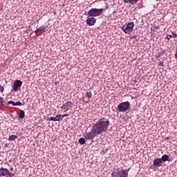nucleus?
<instances>
[{
	"mask_svg": "<svg viewBox=\"0 0 177 177\" xmlns=\"http://www.w3.org/2000/svg\"><path fill=\"white\" fill-rule=\"evenodd\" d=\"M3 105V97H0V106Z\"/></svg>",
	"mask_w": 177,
	"mask_h": 177,
	"instance_id": "5701e85b",
	"label": "nucleus"
},
{
	"mask_svg": "<svg viewBox=\"0 0 177 177\" xmlns=\"http://www.w3.org/2000/svg\"><path fill=\"white\" fill-rule=\"evenodd\" d=\"M129 169H122L120 171H117L115 173H112L111 176L112 177H128V172H129Z\"/></svg>",
	"mask_w": 177,
	"mask_h": 177,
	"instance_id": "39448f33",
	"label": "nucleus"
},
{
	"mask_svg": "<svg viewBox=\"0 0 177 177\" xmlns=\"http://www.w3.org/2000/svg\"><path fill=\"white\" fill-rule=\"evenodd\" d=\"M10 171H13V167H11V168H10Z\"/></svg>",
	"mask_w": 177,
	"mask_h": 177,
	"instance_id": "473e14b6",
	"label": "nucleus"
},
{
	"mask_svg": "<svg viewBox=\"0 0 177 177\" xmlns=\"http://www.w3.org/2000/svg\"><path fill=\"white\" fill-rule=\"evenodd\" d=\"M24 117H26V113H24V111L20 110L19 118H20L21 120H23Z\"/></svg>",
	"mask_w": 177,
	"mask_h": 177,
	"instance_id": "4468645a",
	"label": "nucleus"
},
{
	"mask_svg": "<svg viewBox=\"0 0 177 177\" xmlns=\"http://www.w3.org/2000/svg\"><path fill=\"white\" fill-rule=\"evenodd\" d=\"M64 117H68V114L61 115V118H62V120H63Z\"/></svg>",
	"mask_w": 177,
	"mask_h": 177,
	"instance_id": "c85d7f7f",
	"label": "nucleus"
},
{
	"mask_svg": "<svg viewBox=\"0 0 177 177\" xmlns=\"http://www.w3.org/2000/svg\"><path fill=\"white\" fill-rule=\"evenodd\" d=\"M139 0H129V3H131V5H135V3H136Z\"/></svg>",
	"mask_w": 177,
	"mask_h": 177,
	"instance_id": "aec40b11",
	"label": "nucleus"
},
{
	"mask_svg": "<svg viewBox=\"0 0 177 177\" xmlns=\"http://www.w3.org/2000/svg\"><path fill=\"white\" fill-rule=\"evenodd\" d=\"M46 28H48V26L45 25V26L39 27L37 29H38V30L39 32V31H42L43 30H46Z\"/></svg>",
	"mask_w": 177,
	"mask_h": 177,
	"instance_id": "a211bd4d",
	"label": "nucleus"
},
{
	"mask_svg": "<svg viewBox=\"0 0 177 177\" xmlns=\"http://www.w3.org/2000/svg\"><path fill=\"white\" fill-rule=\"evenodd\" d=\"M79 143H80V145H85V138H80L79 139Z\"/></svg>",
	"mask_w": 177,
	"mask_h": 177,
	"instance_id": "f3484780",
	"label": "nucleus"
},
{
	"mask_svg": "<svg viewBox=\"0 0 177 177\" xmlns=\"http://www.w3.org/2000/svg\"><path fill=\"white\" fill-rule=\"evenodd\" d=\"M175 58H176V60H177V49H176V50Z\"/></svg>",
	"mask_w": 177,
	"mask_h": 177,
	"instance_id": "7c9ffc66",
	"label": "nucleus"
},
{
	"mask_svg": "<svg viewBox=\"0 0 177 177\" xmlns=\"http://www.w3.org/2000/svg\"><path fill=\"white\" fill-rule=\"evenodd\" d=\"M86 97H88V98L92 97V92H91V91H87V92L86 93Z\"/></svg>",
	"mask_w": 177,
	"mask_h": 177,
	"instance_id": "6ab92c4d",
	"label": "nucleus"
},
{
	"mask_svg": "<svg viewBox=\"0 0 177 177\" xmlns=\"http://www.w3.org/2000/svg\"><path fill=\"white\" fill-rule=\"evenodd\" d=\"M16 139H17V136H16V135H11L8 138V140H10V142L16 140Z\"/></svg>",
	"mask_w": 177,
	"mask_h": 177,
	"instance_id": "2eb2a0df",
	"label": "nucleus"
},
{
	"mask_svg": "<svg viewBox=\"0 0 177 177\" xmlns=\"http://www.w3.org/2000/svg\"><path fill=\"white\" fill-rule=\"evenodd\" d=\"M95 134L93 133L89 132V133H86L84 138L85 139H86V140H91V139H93V138H95Z\"/></svg>",
	"mask_w": 177,
	"mask_h": 177,
	"instance_id": "9b49d317",
	"label": "nucleus"
},
{
	"mask_svg": "<svg viewBox=\"0 0 177 177\" xmlns=\"http://www.w3.org/2000/svg\"><path fill=\"white\" fill-rule=\"evenodd\" d=\"M169 158V156H168V155L165 154L162 156V158H160L162 160V161H163L164 162H165L166 161H168Z\"/></svg>",
	"mask_w": 177,
	"mask_h": 177,
	"instance_id": "dca6fc26",
	"label": "nucleus"
},
{
	"mask_svg": "<svg viewBox=\"0 0 177 177\" xmlns=\"http://www.w3.org/2000/svg\"><path fill=\"white\" fill-rule=\"evenodd\" d=\"M104 9L103 8H91L87 12L84 13L86 16L89 17H98L103 13Z\"/></svg>",
	"mask_w": 177,
	"mask_h": 177,
	"instance_id": "f03ea898",
	"label": "nucleus"
},
{
	"mask_svg": "<svg viewBox=\"0 0 177 177\" xmlns=\"http://www.w3.org/2000/svg\"><path fill=\"white\" fill-rule=\"evenodd\" d=\"M37 32H39V30L38 29H37L35 31V34H37Z\"/></svg>",
	"mask_w": 177,
	"mask_h": 177,
	"instance_id": "2f4dec72",
	"label": "nucleus"
},
{
	"mask_svg": "<svg viewBox=\"0 0 177 177\" xmlns=\"http://www.w3.org/2000/svg\"><path fill=\"white\" fill-rule=\"evenodd\" d=\"M63 119L62 118V115H57L56 117H50L49 118V121H62Z\"/></svg>",
	"mask_w": 177,
	"mask_h": 177,
	"instance_id": "f8f14e48",
	"label": "nucleus"
},
{
	"mask_svg": "<svg viewBox=\"0 0 177 177\" xmlns=\"http://www.w3.org/2000/svg\"><path fill=\"white\" fill-rule=\"evenodd\" d=\"M1 176L13 177L15 176V174L10 173V171L7 168L1 167L0 168V177Z\"/></svg>",
	"mask_w": 177,
	"mask_h": 177,
	"instance_id": "423d86ee",
	"label": "nucleus"
},
{
	"mask_svg": "<svg viewBox=\"0 0 177 177\" xmlns=\"http://www.w3.org/2000/svg\"><path fill=\"white\" fill-rule=\"evenodd\" d=\"M74 106V102L68 101L66 103L63 104L62 109H63L64 113L66 111H68L69 110H71L73 107Z\"/></svg>",
	"mask_w": 177,
	"mask_h": 177,
	"instance_id": "6e6552de",
	"label": "nucleus"
},
{
	"mask_svg": "<svg viewBox=\"0 0 177 177\" xmlns=\"http://www.w3.org/2000/svg\"><path fill=\"white\" fill-rule=\"evenodd\" d=\"M123 2H124V3H129V0H123Z\"/></svg>",
	"mask_w": 177,
	"mask_h": 177,
	"instance_id": "c756f323",
	"label": "nucleus"
},
{
	"mask_svg": "<svg viewBox=\"0 0 177 177\" xmlns=\"http://www.w3.org/2000/svg\"><path fill=\"white\" fill-rule=\"evenodd\" d=\"M15 103L14 101H8L7 102V106H9V104H12V106H15Z\"/></svg>",
	"mask_w": 177,
	"mask_h": 177,
	"instance_id": "412c9836",
	"label": "nucleus"
},
{
	"mask_svg": "<svg viewBox=\"0 0 177 177\" xmlns=\"http://www.w3.org/2000/svg\"><path fill=\"white\" fill-rule=\"evenodd\" d=\"M162 165V160L161 158H156L153 161V165H151V169H157V168H160Z\"/></svg>",
	"mask_w": 177,
	"mask_h": 177,
	"instance_id": "0eeeda50",
	"label": "nucleus"
},
{
	"mask_svg": "<svg viewBox=\"0 0 177 177\" xmlns=\"http://www.w3.org/2000/svg\"><path fill=\"white\" fill-rule=\"evenodd\" d=\"M135 26V24L133 22H130L128 24H124L122 28V32L125 34H131L133 31V27Z\"/></svg>",
	"mask_w": 177,
	"mask_h": 177,
	"instance_id": "20e7f679",
	"label": "nucleus"
},
{
	"mask_svg": "<svg viewBox=\"0 0 177 177\" xmlns=\"http://www.w3.org/2000/svg\"><path fill=\"white\" fill-rule=\"evenodd\" d=\"M158 28H160V26H154V27H153V31H154V32H157V30H158Z\"/></svg>",
	"mask_w": 177,
	"mask_h": 177,
	"instance_id": "393cba45",
	"label": "nucleus"
},
{
	"mask_svg": "<svg viewBox=\"0 0 177 177\" xmlns=\"http://www.w3.org/2000/svg\"><path fill=\"white\" fill-rule=\"evenodd\" d=\"M155 1H160V0H155Z\"/></svg>",
	"mask_w": 177,
	"mask_h": 177,
	"instance_id": "72a5a7b5",
	"label": "nucleus"
},
{
	"mask_svg": "<svg viewBox=\"0 0 177 177\" xmlns=\"http://www.w3.org/2000/svg\"><path fill=\"white\" fill-rule=\"evenodd\" d=\"M86 24H88V26H95V24H96V19L93 17L88 18L86 19Z\"/></svg>",
	"mask_w": 177,
	"mask_h": 177,
	"instance_id": "9d476101",
	"label": "nucleus"
},
{
	"mask_svg": "<svg viewBox=\"0 0 177 177\" xmlns=\"http://www.w3.org/2000/svg\"><path fill=\"white\" fill-rule=\"evenodd\" d=\"M109 125L110 120L106 118H102L93 125L91 132L94 135H100V133L106 132L109 129Z\"/></svg>",
	"mask_w": 177,
	"mask_h": 177,
	"instance_id": "f257e3e1",
	"label": "nucleus"
},
{
	"mask_svg": "<svg viewBox=\"0 0 177 177\" xmlns=\"http://www.w3.org/2000/svg\"><path fill=\"white\" fill-rule=\"evenodd\" d=\"M130 106L131 104L128 101L121 102L118 105L117 110L119 113H125L129 109Z\"/></svg>",
	"mask_w": 177,
	"mask_h": 177,
	"instance_id": "7ed1b4c3",
	"label": "nucleus"
},
{
	"mask_svg": "<svg viewBox=\"0 0 177 177\" xmlns=\"http://www.w3.org/2000/svg\"><path fill=\"white\" fill-rule=\"evenodd\" d=\"M158 67H164V62H160L158 64Z\"/></svg>",
	"mask_w": 177,
	"mask_h": 177,
	"instance_id": "cd10ccee",
	"label": "nucleus"
},
{
	"mask_svg": "<svg viewBox=\"0 0 177 177\" xmlns=\"http://www.w3.org/2000/svg\"><path fill=\"white\" fill-rule=\"evenodd\" d=\"M165 55V50H162V51L158 53L156 55V59H159V57H161L164 56Z\"/></svg>",
	"mask_w": 177,
	"mask_h": 177,
	"instance_id": "ddd939ff",
	"label": "nucleus"
},
{
	"mask_svg": "<svg viewBox=\"0 0 177 177\" xmlns=\"http://www.w3.org/2000/svg\"><path fill=\"white\" fill-rule=\"evenodd\" d=\"M177 37V34L175 32H171V38H176Z\"/></svg>",
	"mask_w": 177,
	"mask_h": 177,
	"instance_id": "4be33fe9",
	"label": "nucleus"
},
{
	"mask_svg": "<svg viewBox=\"0 0 177 177\" xmlns=\"http://www.w3.org/2000/svg\"><path fill=\"white\" fill-rule=\"evenodd\" d=\"M3 91H5V88H3V86H0V92H1V93H3Z\"/></svg>",
	"mask_w": 177,
	"mask_h": 177,
	"instance_id": "bb28decb",
	"label": "nucleus"
},
{
	"mask_svg": "<svg viewBox=\"0 0 177 177\" xmlns=\"http://www.w3.org/2000/svg\"><path fill=\"white\" fill-rule=\"evenodd\" d=\"M0 149H1V146H0Z\"/></svg>",
	"mask_w": 177,
	"mask_h": 177,
	"instance_id": "f704fd0d",
	"label": "nucleus"
},
{
	"mask_svg": "<svg viewBox=\"0 0 177 177\" xmlns=\"http://www.w3.org/2000/svg\"><path fill=\"white\" fill-rule=\"evenodd\" d=\"M171 38H172V35H168L166 37V39H167V41H169L171 39Z\"/></svg>",
	"mask_w": 177,
	"mask_h": 177,
	"instance_id": "a878e982",
	"label": "nucleus"
},
{
	"mask_svg": "<svg viewBox=\"0 0 177 177\" xmlns=\"http://www.w3.org/2000/svg\"><path fill=\"white\" fill-rule=\"evenodd\" d=\"M21 85H23V82L20 80H17L14 82L13 86H12V90L15 92H17L20 88H21Z\"/></svg>",
	"mask_w": 177,
	"mask_h": 177,
	"instance_id": "1a4fd4ad",
	"label": "nucleus"
},
{
	"mask_svg": "<svg viewBox=\"0 0 177 177\" xmlns=\"http://www.w3.org/2000/svg\"><path fill=\"white\" fill-rule=\"evenodd\" d=\"M15 106H23V103L21 102H15Z\"/></svg>",
	"mask_w": 177,
	"mask_h": 177,
	"instance_id": "b1692460",
	"label": "nucleus"
}]
</instances>
